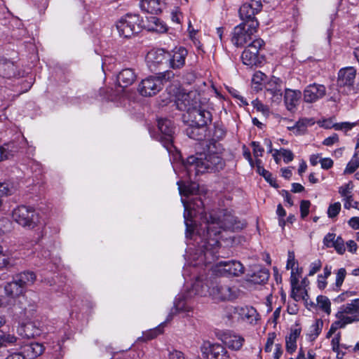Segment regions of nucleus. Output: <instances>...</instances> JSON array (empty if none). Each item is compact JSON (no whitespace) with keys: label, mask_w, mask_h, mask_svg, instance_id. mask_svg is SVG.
<instances>
[{"label":"nucleus","mask_w":359,"mask_h":359,"mask_svg":"<svg viewBox=\"0 0 359 359\" xmlns=\"http://www.w3.org/2000/svg\"><path fill=\"white\" fill-rule=\"evenodd\" d=\"M0 248V269L14 265V262L10 258L8 250H3Z\"/></svg>","instance_id":"nucleus-42"},{"label":"nucleus","mask_w":359,"mask_h":359,"mask_svg":"<svg viewBox=\"0 0 359 359\" xmlns=\"http://www.w3.org/2000/svg\"><path fill=\"white\" fill-rule=\"evenodd\" d=\"M5 359H26V358L22 353L13 352L9 353Z\"/></svg>","instance_id":"nucleus-64"},{"label":"nucleus","mask_w":359,"mask_h":359,"mask_svg":"<svg viewBox=\"0 0 359 359\" xmlns=\"http://www.w3.org/2000/svg\"><path fill=\"white\" fill-rule=\"evenodd\" d=\"M274 339H275V334L274 333L269 334V337L267 338V341H266V345H265V347H264V350H265L266 352H271V351L272 346H273V341H274Z\"/></svg>","instance_id":"nucleus-61"},{"label":"nucleus","mask_w":359,"mask_h":359,"mask_svg":"<svg viewBox=\"0 0 359 359\" xmlns=\"http://www.w3.org/2000/svg\"><path fill=\"white\" fill-rule=\"evenodd\" d=\"M36 278V275L34 272L25 271L18 274L15 279L25 288L28 285L34 284Z\"/></svg>","instance_id":"nucleus-32"},{"label":"nucleus","mask_w":359,"mask_h":359,"mask_svg":"<svg viewBox=\"0 0 359 359\" xmlns=\"http://www.w3.org/2000/svg\"><path fill=\"white\" fill-rule=\"evenodd\" d=\"M18 75L15 65L7 60H0V76L4 78L11 79Z\"/></svg>","instance_id":"nucleus-25"},{"label":"nucleus","mask_w":359,"mask_h":359,"mask_svg":"<svg viewBox=\"0 0 359 359\" xmlns=\"http://www.w3.org/2000/svg\"><path fill=\"white\" fill-rule=\"evenodd\" d=\"M342 306L344 309H346V312L351 313V315H354L356 318L359 316V299H355Z\"/></svg>","instance_id":"nucleus-43"},{"label":"nucleus","mask_w":359,"mask_h":359,"mask_svg":"<svg viewBox=\"0 0 359 359\" xmlns=\"http://www.w3.org/2000/svg\"><path fill=\"white\" fill-rule=\"evenodd\" d=\"M325 94V86L318 83L310 84L304 90V100L307 103H313L323 97Z\"/></svg>","instance_id":"nucleus-17"},{"label":"nucleus","mask_w":359,"mask_h":359,"mask_svg":"<svg viewBox=\"0 0 359 359\" xmlns=\"http://www.w3.org/2000/svg\"><path fill=\"white\" fill-rule=\"evenodd\" d=\"M13 219L22 226H34L37 222V215L35 210L30 207L19 206L12 212Z\"/></svg>","instance_id":"nucleus-11"},{"label":"nucleus","mask_w":359,"mask_h":359,"mask_svg":"<svg viewBox=\"0 0 359 359\" xmlns=\"http://www.w3.org/2000/svg\"><path fill=\"white\" fill-rule=\"evenodd\" d=\"M341 210V203L339 202L331 204L327 210V215L330 218L337 217Z\"/></svg>","instance_id":"nucleus-48"},{"label":"nucleus","mask_w":359,"mask_h":359,"mask_svg":"<svg viewBox=\"0 0 359 359\" xmlns=\"http://www.w3.org/2000/svg\"><path fill=\"white\" fill-rule=\"evenodd\" d=\"M222 341L229 348L238 351L242 348L245 339L241 335L226 332L222 336Z\"/></svg>","instance_id":"nucleus-22"},{"label":"nucleus","mask_w":359,"mask_h":359,"mask_svg":"<svg viewBox=\"0 0 359 359\" xmlns=\"http://www.w3.org/2000/svg\"><path fill=\"white\" fill-rule=\"evenodd\" d=\"M175 126L169 119L158 120V140L168 153L175 150L173 144Z\"/></svg>","instance_id":"nucleus-10"},{"label":"nucleus","mask_w":359,"mask_h":359,"mask_svg":"<svg viewBox=\"0 0 359 359\" xmlns=\"http://www.w3.org/2000/svg\"><path fill=\"white\" fill-rule=\"evenodd\" d=\"M359 167V159L357 157V154H355L353 158L348 162L344 170V173H353Z\"/></svg>","instance_id":"nucleus-46"},{"label":"nucleus","mask_w":359,"mask_h":359,"mask_svg":"<svg viewBox=\"0 0 359 359\" xmlns=\"http://www.w3.org/2000/svg\"><path fill=\"white\" fill-rule=\"evenodd\" d=\"M323 321L320 320H317L316 322L311 326V337L315 339L317 337L320 333L323 327Z\"/></svg>","instance_id":"nucleus-47"},{"label":"nucleus","mask_w":359,"mask_h":359,"mask_svg":"<svg viewBox=\"0 0 359 359\" xmlns=\"http://www.w3.org/2000/svg\"><path fill=\"white\" fill-rule=\"evenodd\" d=\"M227 318L232 323L242 322L255 325L259 319L257 310L250 306H236L229 309Z\"/></svg>","instance_id":"nucleus-5"},{"label":"nucleus","mask_w":359,"mask_h":359,"mask_svg":"<svg viewBox=\"0 0 359 359\" xmlns=\"http://www.w3.org/2000/svg\"><path fill=\"white\" fill-rule=\"evenodd\" d=\"M136 75L133 69H123L118 75L117 80L120 86L123 88L130 86L135 81Z\"/></svg>","instance_id":"nucleus-27"},{"label":"nucleus","mask_w":359,"mask_h":359,"mask_svg":"<svg viewBox=\"0 0 359 359\" xmlns=\"http://www.w3.org/2000/svg\"><path fill=\"white\" fill-rule=\"evenodd\" d=\"M184 165L189 173L198 175L222 170L225 162L219 154L208 152L189 156Z\"/></svg>","instance_id":"nucleus-3"},{"label":"nucleus","mask_w":359,"mask_h":359,"mask_svg":"<svg viewBox=\"0 0 359 359\" xmlns=\"http://www.w3.org/2000/svg\"><path fill=\"white\" fill-rule=\"evenodd\" d=\"M13 187L6 182H0V197L11 195L13 192Z\"/></svg>","instance_id":"nucleus-51"},{"label":"nucleus","mask_w":359,"mask_h":359,"mask_svg":"<svg viewBox=\"0 0 359 359\" xmlns=\"http://www.w3.org/2000/svg\"><path fill=\"white\" fill-rule=\"evenodd\" d=\"M208 296L215 302L233 301L239 296V290L235 286L225 283L219 277L209 274Z\"/></svg>","instance_id":"nucleus-4"},{"label":"nucleus","mask_w":359,"mask_h":359,"mask_svg":"<svg viewBox=\"0 0 359 359\" xmlns=\"http://www.w3.org/2000/svg\"><path fill=\"white\" fill-rule=\"evenodd\" d=\"M301 330L295 328L291 330L289 336L285 338L286 341V350L288 353H292L297 348V339L300 335Z\"/></svg>","instance_id":"nucleus-30"},{"label":"nucleus","mask_w":359,"mask_h":359,"mask_svg":"<svg viewBox=\"0 0 359 359\" xmlns=\"http://www.w3.org/2000/svg\"><path fill=\"white\" fill-rule=\"evenodd\" d=\"M116 28L119 34L125 38H130L140 32V16L135 14H126L116 23Z\"/></svg>","instance_id":"nucleus-8"},{"label":"nucleus","mask_w":359,"mask_h":359,"mask_svg":"<svg viewBox=\"0 0 359 359\" xmlns=\"http://www.w3.org/2000/svg\"><path fill=\"white\" fill-rule=\"evenodd\" d=\"M212 276L217 277H238L244 273V266L236 260L221 261L212 266Z\"/></svg>","instance_id":"nucleus-6"},{"label":"nucleus","mask_w":359,"mask_h":359,"mask_svg":"<svg viewBox=\"0 0 359 359\" xmlns=\"http://www.w3.org/2000/svg\"><path fill=\"white\" fill-rule=\"evenodd\" d=\"M168 359H185V358L182 352L173 349L169 351Z\"/></svg>","instance_id":"nucleus-62"},{"label":"nucleus","mask_w":359,"mask_h":359,"mask_svg":"<svg viewBox=\"0 0 359 359\" xmlns=\"http://www.w3.org/2000/svg\"><path fill=\"white\" fill-rule=\"evenodd\" d=\"M302 95L299 90L285 89L284 102L288 111H293L297 108Z\"/></svg>","instance_id":"nucleus-21"},{"label":"nucleus","mask_w":359,"mask_h":359,"mask_svg":"<svg viewBox=\"0 0 359 359\" xmlns=\"http://www.w3.org/2000/svg\"><path fill=\"white\" fill-rule=\"evenodd\" d=\"M186 252L189 259L196 262L197 264H208L214 260V250L215 248H188Z\"/></svg>","instance_id":"nucleus-14"},{"label":"nucleus","mask_w":359,"mask_h":359,"mask_svg":"<svg viewBox=\"0 0 359 359\" xmlns=\"http://www.w3.org/2000/svg\"><path fill=\"white\" fill-rule=\"evenodd\" d=\"M280 155L283 157L285 163H288L293 160L294 154L290 150L282 148L280 149Z\"/></svg>","instance_id":"nucleus-54"},{"label":"nucleus","mask_w":359,"mask_h":359,"mask_svg":"<svg viewBox=\"0 0 359 359\" xmlns=\"http://www.w3.org/2000/svg\"><path fill=\"white\" fill-rule=\"evenodd\" d=\"M140 7L147 13L144 27L149 31H156L157 27V0H142Z\"/></svg>","instance_id":"nucleus-12"},{"label":"nucleus","mask_w":359,"mask_h":359,"mask_svg":"<svg viewBox=\"0 0 359 359\" xmlns=\"http://www.w3.org/2000/svg\"><path fill=\"white\" fill-rule=\"evenodd\" d=\"M355 126V123L343 122L334 125L335 130H344L348 131L351 130Z\"/></svg>","instance_id":"nucleus-53"},{"label":"nucleus","mask_w":359,"mask_h":359,"mask_svg":"<svg viewBox=\"0 0 359 359\" xmlns=\"http://www.w3.org/2000/svg\"><path fill=\"white\" fill-rule=\"evenodd\" d=\"M356 69L353 67H346L341 69L338 72L337 85L340 88L351 90L356 77Z\"/></svg>","instance_id":"nucleus-16"},{"label":"nucleus","mask_w":359,"mask_h":359,"mask_svg":"<svg viewBox=\"0 0 359 359\" xmlns=\"http://www.w3.org/2000/svg\"><path fill=\"white\" fill-rule=\"evenodd\" d=\"M188 54L187 50L183 47H175L170 52L168 48H158V56H163L161 62L168 64L172 69H180L185 64V58Z\"/></svg>","instance_id":"nucleus-7"},{"label":"nucleus","mask_w":359,"mask_h":359,"mask_svg":"<svg viewBox=\"0 0 359 359\" xmlns=\"http://www.w3.org/2000/svg\"><path fill=\"white\" fill-rule=\"evenodd\" d=\"M241 58L244 65L248 66H254L259 62V58L257 55H255V53L248 52L244 50L242 53Z\"/></svg>","instance_id":"nucleus-38"},{"label":"nucleus","mask_w":359,"mask_h":359,"mask_svg":"<svg viewBox=\"0 0 359 359\" xmlns=\"http://www.w3.org/2000/svg\"><path fill=\"white\" fill-rule=\"evenodd\" d=\"M352 188V185L348 183L344 186L341 187L339 190V193L342 197L344 198V200L346 201L344 203V208L346 209H350L351 202H353V196L351 194Z\"/></svg>","instance_id":"nucleus-34"},{"label":"nucleus","mask_w":359,"mask_h":359,"mask_svg":"<svg viewBox=\"0 0 359 359\" xmlns=\"http://www.w3.org/2000/svg\"><path fill=\"white\" fill-rule=\"evenodd\" d=\"M252 104L255 109H256L258 111H261L263 114H266L268 112V108L266 106L263 104L259 100H255L252 102Z\"/></svg>","instance_id":"nucleus-56"},{"label":"nucleus","mask_w":359,"mask_h":359,"mask_svg":"<svg viewBox=\"0 0 359 359\" xmlns=\"http://www.w3.org/2000/svg\"><path fill=\"white\" fill-rule=\"evenodd\" d=\"M350 315H351V313L346 312V309H344V308L341 306L339 309V311L337 313L336 317L337 319L341 320L342 325L346 326L348 324L358 320V318Z\"/></svg>","instance_id":"nucleus-35"},{"label":"nucleus","mask_w":359,"mask_h":359,"mask_svg":"<svg viewBox=\"0 0 359 359\" xmlns=\"http://www.w3.org/2000/svg\"><path fill=\"white\" fill-rule=\"evenodd\" d=\"M295 264H296V262H295L294 253L292 251H289L286 268L287 269H293L295 266Z\"/></svg>","instance_id":"nucleus-60"},{"label":"nucleus","mask_w":359,"mask_h":359,"mask_svg":"<svg viewBox=\"0 0 359 359\" xmlns=\"http://www.w3.org/2000/svg\"><path fill=\"white\" fill-rule=\"evenodd\" d=\"M157 50H152L149 51L146 56V62L151 72H155L157 69Z\"/></svg>","instance_id":"nucleus-39"},{"label":"nucleus","mask_w":359,"mask_h":359,"mask_svg":"<svg viewBox=\"0 0 359 359\" xmlns=\"http://www.w3.org/2000/svg\"><path fill=\"white\" fill-rule=\"evenodd\" d=\"M175 104L179 110L187 111V124L205 127L212 121L211 113L206 109L201 95L196 91L180 94L175 100Z\"/></svg>","instance_id":"nucleus-2"},{"label":"nucleus","mask_w":359,"mask_h":359,"mask_svg":"<svg viewBox=\"0 0 359 359\" xmlns=\"http://www.w3.org/2000/svg\"><path fill=\"white\" fill-rule=\"evenodd\" d=\"M266 95L270 96L273 102H280L282 96V81L279 78L273 77L267 83L266 88Z\"/></svg>","instance_id":"nucleus-18"},{"label":"nucleus","mask_w":359,"mask_h":359,"mask_svg":"<svg viewBox=\"0 0 359 359\" xmlns=\"http://www.w3.org/2000/svg\"><path fill=\"white\" fill-rule=\"evenodd\" d=\"M322 263L318 259L315 262H312L310 265V270L309 272V276H313L316 273H317L321 268Z\"/></svg>","instance_id":"nucleus-55"},{"label":"nucleus","mask_w":359,"mask_h":359,"mask_svg":"<svg viewBox=\"0 0 359 359\" xmlns=\"http://www.w3.org/2000/svg\"><path fill=\"white\" fill-rule=\"evenodd\" d=\"M262 8L260 0H250L243 4L239 9V15L244 22L250 24L251 21L256 20L255 16Z\"/></svg>","instance_id":"nucleus-15"},{"label":"nucleus","mask_w":359,"mask_h":359,"mask_svg":"<svg viewBox=\"0 0 359 359\" xmlns=\"http://www.w3.org/2000/svg\"><path fill=\"white\" fill-rule=\"evenodd\" d=\"M294 273L292 272L291 285L292 287V297L295 301H299L301 299L306 301V297H308L307 291L305 288L297 285V280L295 278H292Z\"/></svg>","instance_id":"nucleus-28"},{"label":"nucleus","mask_w":359,"mask_h":359,"mask_svg":"<svg viewBox=\"0 0 359 359\" xmlns=\"http://www.w3.org/2000/svg\"><path fill=\"white\" fill-rule=\"evenodd\" d=\"M323 244L325 247H343L344 241L341 237H337L336 234L329 233L324 237Z\"/></svg>","instance_id":"nucleus-33"},{"label":"nucleus","mask_w":359,"mask_h":359,"mask_svg":"<svg viewBox=\"0 0 359 359\" xmlns=\"http://www.w3.org/2000/svg\"><path fill=\"white\" fill-rule=\"evenodd\" d=\"M163 38L164 39H161L160 41V48H168V50H169L170 48L175 46L172 40L170 37L164 36Z\"/></svg>","instance_id":"nucleus-59"},{"label":"nucleus","mask_w":359,"mask_h":359,"mask_svg":"<svg viewBox=\"0 0 359 359\" xmlns=\"http://www.w3.org/2000/svg\"><path fill=\"white\" fill-rule=\"evenodd\" d=\"M202 355L207 359H230L226 349L219 344L204 341L201 347Z\"/></svg>","instance_id":"nucleus-13"},{"label":"nucleus","mask_w":359,"mask_h":359,"mask_svg":"<svg viewBox=\"0 0 359 359\" xmlns=\"http://www.w3.org/2000/svg\"><path fill=\"white\" fill-rule=\"evenodd\" d=\"M212 133V140L214 141H219L225 137L226 130L222 123H215Z\"/></svg>","instance_id":"nucleus-37"},{"label":"nucleus","mask_w":359,"mask_h":359,"mask_svg":"<svg viewBox=\"0 0 359 359\" xmlns=\"http://www.w3.org/2000/svg\"><path fill=\"white\" fill-rule=\"evenodd\" d=\"M251 146L253 149V154L255 156H262L264 153V149L260 146L257 142H252Z\"/></svg>","instance_id":"nucleus-58"},{"label":"nucleus","mask_w":359,"mask_h":359,"mask_svg":"<svg viewBox=\"0 0 359 359\" xmlns=\"http://www.w3.org/2000/svg\"><path fill=\"white\" fill-rule=\"evenodd\" d=\"M260 175L263 176L264 179L269 182L271 185L275 186L272 175L268 170H265L262 166H259V171L257 172Z\"/></svg>","instance_id":"nucleus-52"},{"label":"nucleus","mask_w":359,"mask_h":359,"mask_svg":"<svg viewBox=\"0 0 359 359\" xmlns=\"http://www.w3.org/2000/svg\"><path fill=\"white\" fill-rule=\"evenodd\" d=\"M310 206H311V202L309 201L303 200L301 201L300 212H301V217L302 219H304L309 215Z\"/></svg>","instance_id":"nucleus-50"},{"label":"nucleus","mask_w":359,"mask_h":359,"mask_svg":"<svg viewBox=\"0 0 359 359\" xmlns=\"http://www.w3.org/2000/svg\"><path fill=\"white\" fill-rule=\"evenodd\" d=\"M346 276V271L344 268H341L336 272L335 285L337 287H340Z\"/></svg>","instance_id":"nucleus-49"},{"label":"nucleus","mask_w":359,"mask_h":359,"mask_svg":"<svg viewBox=\"0 0 359 359\" xmlns=\"http://www.w3.org/2000/svg\"><path fill=\"white\" fill-rule=\"evenodd\" d=\"M269 278V271L259 267H256L252 273L248 275V280L254 284H264Z\"/></svg>","instance_id":"nucleus-26"},{"label":"nucleus","mask_w":359,"mask_h":359,"mask_svg":"<svg viewBox=\"0 0 359 359\" xmlns=\"http://www.w3.org/2000/svg\"><path fill=\"white\" fill-rule=\"evenodd\" d=\"M204 127H198V126H191L188 124L186 128L187 135L191 139L200 140H202L203 135Z\"/></svg>","instance_id":"nucleus-36"},{"label":"nucleus","mask_w":359,"mask_h":359,"mask_svg":"<svg viewBox=\"0 0 359 359\" xmlns=\"http://www.w3.org/2000/svg\"><path fill=\"white\" fill-rule=\"evenodd\" d=\"M264 44V42L262 39H257L252 41L244 50L255 53V55L258 56L259 50Z\"/></svg>","instance_id":"nucleus-44"},{"label":"nucleus","mask_w":359,"mask_h":359,"mask_svg":"<svg viewBox=\"0 0 359 359\" xmlns=\"http://www.w3.org/2000/svg\"><path fill=\"white\" fill-rule=\"evenodd\" d=\"M12 229V223L7 218H1L0 219V239L1 238V241L3 242L4 240V236L8 232H10Z\"/></svg>","instance_id":"nucleus-41"},{"label":"nucleus","mask_w":359,"mask_h":359,"mask_svg":"<svg viewBox=\"0 0 359 359\" xmlns=\"http://www.w3.org/2000/svg\"><path fill=\"white\" fill-rule=\"evenodd\" d=\"M339 141V137L337 134H333L332 135L325 138L323 142V144L326 146H331L334 143Z\"/></svg>","instance_id":"nucleus-63"},{"label":"nucleus","mask_w":359,"mask_h":359,"mask_svg":"<svg viewBox=\"0 0 359 359\" xmlns=\"http://www.w3.org/2000/svg\"><path fill=\"white\" fill-rule=\"evenodd\" d=\"M258 22L252 20L250 24L243 22L236 26L233 32L232 43L236 46H243L252 39V36L257 32Z\"/></svg>","instance_id":"nucleus-9"},{"label":"nucleus","mask_w":359,"mask_h":359,"mask_svg":"<svg viewBox=\"0 0 359 359\" xmlns=\"http://www.w3.org/2000/svg\"><path fill=\"white\" fill-rule=\"evenodd\" d=\"M192 297H189L188 291L179 294L175 298L174 302V309L177 312H189L191 311V306L188 304L189 300Z\"/></svg>","instance_id":"nucleus-24"},{"label":"nucleus","mask_w":359,"mask_h":359,"mask_svg":"<svg viewBox=\"0 0 359 359\" xmlns=\"http://www.w3.org/2000/svg\"><path fill=\"white\" fill-rule=\"evenodd\" d=\"M209 276L203 278V276L198 277L191 289L188 290L189 297H194L196 295L205 297L208 295V282Z\"/></svg>","instance_id":"nucleus-19"},{"label":"nucleus","mask_w":359,"mask_h":359,"mask_svg":"<svg viewBox=\"0 0 359 359\" xmlns=\"http://www.w3.org/2000/svg\"><path fill=\"white\" fill-rule=\"evenodd\" d=\"M22 353L29 359H34L41 355L44 351V346L38 342H32L22 346Z\"/></svg>","instance_id":"nucleus-23"},{"label":"nucleus","mask_w":359,"mask_h":359,"mask_svg":"<svg viewBox=\"0 0 359 359\" xmlns=\"http://www.w3.org/2000/svg\"><path fill=\"white\" fill-rule=\"evenodd\" d=\"M157 334V330H150L148 332L143 333V335L142 337H139V341H147L150 340L151 339H154L156 337Z\"/></svg>","instance_id":"nucleus-57"},{"label":"nucleus","mask_w":359,"mask_h":359,"mask_svg":"<svg viewBox=\"0 0 359 359\" xmlns=\"http://www.w3.org/2000/svg\"><path fill=\"white\" fill-rule=\"evenodd\" d=\"M5 292L8 297L15 298L23 294L24 287L15 279L5 286Z\"/></svg>","instance_id":"nucleus-31"},{"label":"nucleus","mask_w":359,"mask_h":359,"mask_svg":"<svg viewBox=\"0 0 359 359\" xmlns=\"http://www.w3.org/2000/svg\"><path fill=\"white\" fill-rule=\"evenodd\" d=\"M317 304L320 309L326 313L327 314H330L331 312V303L330 299L323 295H320L317 297Z\"/></svg>","instance_id":"nucleus-40"},{"label":"nucleus","mask_w":359,"mask_h":359,"mask_svg":"<svg viewBox=\"0 0 359 359\" xmlns=\"http://www.w3.org/2000/svg\"><path fill=\"white\" fill-rule=\"evenodd\" d=\"M19 334L26 338H32L38 336L41 330L36 326L34 323L29 322L22 325L18 330Z\"/></svg>","instance_id":"nucleus-29"},{"label":"nucleus","mask_w":359,"mask_h":359,"mask_svg":"<svg viewBox=\"0 0 359 359\" xmlns=\"http://www.w3.org/2000/svg\"><path fill=\"white\" fill-rule=\"evenodd\" d=\"M138 91L142 96L150 97L155 95L157 92V80L151 76L142 80L139 85Z\"/></svg>","instance_id":"nucleus-20"},{"label":"nucleus","mask_w":359,"mask_h":359,"mask_svg":"<svg viewBox=\"0 0 359 359\" xmlns=\"http://www.w3.org/2000/svg\"><path fill=\"white\" fill-rule=\"evenodd\" d=\"M182 201L185 210L184 218L187 232L194 231L191 226V224H189V217H191L193 214L201 215L205 226L203 228V232L198 233L207 242L208 247H222V241H228L227 238L225 241L222 238V231H236L243 228L242 224L236 221L235 217L226 210L206 213L202 210L203 203L200 198H194L191 201H186L184 199Z\"/></svg>","instance_id":"nucleus-1"},{"label":"nucleus","mask_w":359,"mask_h":359,"mask_svg":"<svg viewBox=\"0 0 359 359\" xmlns=\"http://www.w3.org/2000/svg\"><path fill=\"white\" fill-rule=\"evenodd\" d=\"M18 338L11 334H3L0 335V342L4 347L8 345H13L16 343Z\"/></svg>","instance_id":"nucleus-45"}]
</instances>
